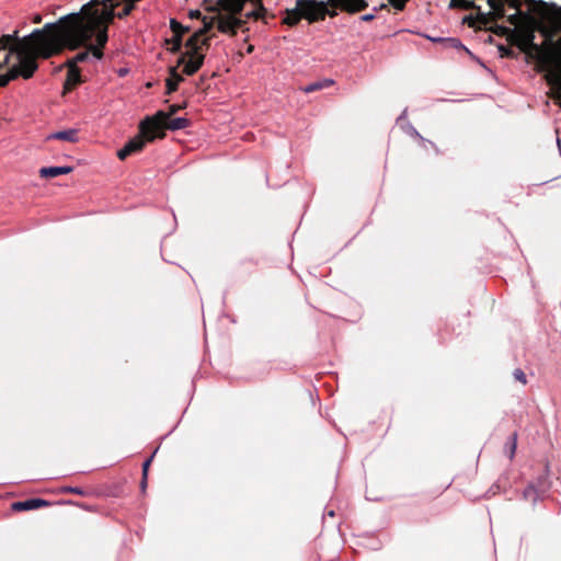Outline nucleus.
Here are the masks:
<instances>
[{
    "mask_svg": "<svg viewBox=\"0 0 561 561\" xmlns=\"http://www.w3.org/2000/svg\"><path fill=\"white\" fill-rule=\"evenodd\" d=\"M59 19L42 28L20 37L19 31L0 36V88L19 78L28 80L38 70L39 59H49L69 49L62 24Z\"/></svg>",
    "mask_w": 561,
    "mask_h": 561,
    "instance_id": "nucleus-1",
    "label": "nucleus"
},
{
    "mask_svg": "<svg viewBox=\"0 0 561 561\" xmlns=\"http://www.w3.org/2000/svg\"><path fill=\"white\" fill-rule=\"evenodd\" d=\"M48 139H57L68 142L78 141V131L76 129L60 130L48 136Z\"/></svg>",
    "mask_w": 561,
    "mask_h": 561,
    "instance_id": "nucleus-19",
    "label": "nucleus"
},
{
    "mask_svg": "<svg viewBox=\"0 0 561 561\" xmlns=\"http://www.w3.org/2000/svg\"><path fill=\"white\" fill-rule=\"evenodd\" d=\"M436 42H440L444 44L446 48H451L456 50H463L465 53L471 55L470 50L462 45V43L458 38L449 37V38H437Z\"/></svg>",
    "mask_w": 561,
    "mask_h": 561,
    "instance_id": "nucleus-22",
    "label": "nucleus"
},
{
    "mask_svg": "<svg viewBox=\"0 0 561 561\" xmlns=\"http://www.w3.org/2000/svg\"><path fill=\"white\" fill-rule=\"evenodd\" d=\"M376 18L375 13H367L360 16V20L364 22H370Z\"/></svg>",
    "mask_w": 561,
    "mask_h": 561,
    "instance_id": "nucleus-35",
    "label": "nucleus"
},
{
    "mask_svg": "<svg viewBox=\"0 0 561 561\" xmlns=\"http://www.w3.org/2000/svg\"><path fill=\"white\" fill-rule=\"evenodd\" d=\"M202 21H203L204 26L197 31V35H202L204 37L214 27V25L216 23V16H213V18L203 16Z\"/></svg>",
    "mask_w": 561,
    "mask_h": 561,
    "instance_id": "nucleus-26",
    "label": "nucleus"
},
{
    "mask_svg": "<svg viewBox=\"0 0 561 561\" xmlns=\"http://www.w3.org/2000/svg\"><path fill=\"white\" fill-rule=\"evenodd\" d=\"M524 497L526 500H533V501H536V497H537V491L536 489L533 486V485H529L525 491H524Z\"/></svg>",
    "mask_w": 561,
    "mask_h": 561,
    "instance_id": "nucleus-32",
    "label": "nucleus"
},
{
    "mask_svg": "<svg viewBox=\"0 0 561 561\" xmlns=\"http://www.w3.org/2000/svg\"><path fill=\"white\" fill-rule=\"evenodd\" d=\"M41 21H42L41 15H36V16L34 18V23H41Z\"/></svg>",
    "mask_w": 561,
    "mask_h": 561,
    "instance_id": "nucleus-40",
    "label": "nucleus"
},
{
    "mask_svg": "<svg viewBox=\"0 0 561 561\" xmlns=\"http://www.w3.org/2000/svg\"><path fill=\"white\" fill-rule=\"evenodd\" d=\"M170 42L172 43L171 51L172 53L180 51V49L182 47V37L181 36H173Z\"/></svg>",
    "mask_w": 561,
    "mask_h": 561,
    "instance_id": "nucleus-30",
    "label": "nucleus"
},
{
    "mask_svg": "<svg viewBox=\"0 0 561 561\" xmlns=\"http://www.w3.org/2000/svg\"><path fill=\"white\" fill-rule=\"evenodd\" d=\"M513 376H514L515 380L522 382L523 385L527 383L526 374L520 368L515 369L513 373Z\"/></svg>",
    "mask_w": 561,
    "mask_h": 561,
    "instance_id": "nucleus-31",
    "label": "nucleus"
},
{
    "mask_svg": "<svg viewBox=\"0 0 561 561\" xmlns=\"http://www.w3.org/2000/svg\"><path fill=\"white\" fill-rule=\"evenodd\" d=\"M190 18L192 19H202V13L198 10H193L190 12Z\"/></svg>",
    "mask_w": 561,
    "mask_h": 561,
    "instance_id": "nucleus-36",
    "label": "nucleus"
},
{
    "mask_svg": "<svg viewBox=\"0 0 561 561\" xmlns=\"http://www.w3.org/2000/svg\"><path fill=\"white\" fill-rule=\"evenodd\" d=\"M373 10H374V12H377L378 10H388V4L382 3L378 8L375 7Z\"/></svg>",
    "mask_w": 561,
    "mask_h": 561,
    "instance_id": "nucleus-38",
    "label": "nucleus"
},
{
    "mask_svg": "<svg viewBox=\"0 0 561 561\" xmlns=\"http://www.w3.org/2000/svg\"><path fill=\"white\" fill-rule=\"evenodd\" d=\"M497 49H499L500 56L502 58H512V59L517 58V53H515L512 48H510L503 44L497 45Z\"/></svg>",
    "mask_w": 561,
    "mask_h": 561,
    "instance_id": "nucleus-28",
    "label": "nucleus"
},
{
    "mask_svg": "<svg viewBox=\"0 0 561 561\" xmlns=\"http://www.w3.org/2000/svg\"><path fill=\"white\" fill-rule=\"evenodd\" d=\"M493 25L488 24L485 27L482 26L480 30H486L497 36H504L507 43L512 46H516L522 53L525 54L526 61H535L536 70L538 72L552 71L549 64L545 61L543 54L540 53L539 46L535 43V35H531V28L524 27L522 30H513L511 27L499 25L492 22Z\"/></svg>",
    "mask_w": 561,
    "mask_h": 561,
    "instance_id": "nucleus-3",
    "label": "nucleus"
},
{
    "mask_svg": "<svg viewBox=\"0 0 561 561\" xmlns=\"http://www.w3.org/2000/svg\"><path fill=\"white\" fill-rule=\"evenodd\" d=\"M334 84V81L332 79H324L322 81L312 82L306 87L302 88V91L305 93H312L318 90H322L324 88H329Z\"/></svg>",
    "mask_w": 561,
    "mask_h": 561,
    "instance_id": "nucleus-23",
    "label": "nucleus"
},
{
    "mask_svg": "<svg viewBox=\"0 0 561 561\" xmlns=\"http://www.w3.org/2000/svg\"><path fill=\"white\" fill-rule=\"evenodd\" d=\"M60 493H75L82 496L88 495V492L84 491L83 489L73 486H62L60 488Z\"/></svg>",
    "mask_w": 561,
    "mask_h": 561,
    "instance_id": "nucleus-29",
    "label": "nucleus"
},
{
    "mask_svg": "<svg viewBox=\"0 0 561 561\" xmlns=\"http://www.w3.org/2000/svg\"><path fill=\"white\" fill-rule=\"evenodd\" d=\"M389 3L398 11H402L409 0H388Z\"/></svg>",
    "mask_w": 561,
    "mask_h": 561,
    "instance_id": "nucleus-33",
    "label": "nucleus"
},
{
    "mask_svg": "<svg viewBox=\"0 0 561 561\" xmlns=\"http://www.w3.org/2000/svg\"><path fill=\"white\" fill-rule=\"evenodd\" d=\"M68 68L67 78L64 83V92H69L82 82L79 67L66 65Z\"/></svg>",
    "mask_w": 561,
    "mask_h": 561,
    "instance_id": "nucleus-14",
    "label": "nucleus"
},
{
    "mask_svg": "<svg viewBox=\"0 0 561 561\" xmlns=\"http://www.w3.org/2000/svg\"><path fill=\"white\" fill-rule=\"evenodd\" d=\"M490 11L488 13L479 14L480 24L484 27L492 22H496L505 16V5L522 11V2L518 0H488Z\"/></svg>",
    "mask_w": 561,
    "mask_h": 561,
    "instance_id": "nucleus-5",
    "label": "nucleus"
},
{
    "mask_svg": "<svg viewBox=\"0 0 561 561\" xmlns=\"http://www.w3.org/2000/svg\"><path fill=\"white\" fill-rule=\"evenodd\" d=\"M156 453L157 450L142 463V476H145V479H148V470Z\"/></svg>",
    "mask_w": 561,
    "mask_h": 561,
    "instance_id": "nucleus-34",
    "label": "nucleus"
},
{
    "mask_svg": "<svg viewBox=\"0 0 561 561\" xmlns=\"http://www.w3.org/2000/svg\"><path fill=\"white\" fill-rule=\"evenodd\" d=\"M560 33H561V30H560Z\"/></svg>",
    "mask_w": 561,
    "mask_h": 561,
    "instance_id": "nucleus-42",
    "label": "nucleus"
},
{
    "mask_svg": "<svg viewBox=\"0 0 561 561\" xmlns=\"http://www.w3.org/2000/svg\"><path fill=\"white\" fill-rule=\"evenodd\" d=\"M519 2H526L528 4H530L531 9L536 7V3H538L539 1H535V0H518Z\"/></svg>",
    "mask_w": 561,
    "mask_h": 561,
    "instance_id": "nucleus-37",
    "label": "nucleus"
},
{
    "mask_svg": "<svg viewBox=\"0 0 561 561\" xmlns=\"http://www.w3.org/2000/svg\"><path fill=\"white\" fill-rule=\"evenodd\" d=\"M186 106V104H172L169 106V111H158L154 115L151 117H156L160 122L165 121L169 117H172L174 114H176L179 111L183 110Z\"/></svg>",
    "mask_w": 561,
    "mask_h": 561,
    "instance_id": "nucleus-21",
    "label": "nucleus"
},
{
    "mask_svg": "<svg viewBox=\"0 0 561 561\" xmlns=\"http://www.w3.org/2000/svg\"><path fill=\"white\" fill-rule=\"evenodd\" d=\"M147 142H150L139 130V135L130 139L126 145L117 151L119 160H125L127 157L144 150Z\"/></svg>",
    "mask_w": 561,
    "mask_h": 561,
    "instance_id": "nucleus-9",
    "label": "nucleus"
},
{
    "mask_svg": "<svg viewBox=\"0 0 561 561\" xmlns=\"http://www.w3.org/2000/svg\"><path fill=\"white\" fill-rule=\"evenodd\" d=\"M50 503L43 499H28L25 501L14 502L12 510L15 512L37 510L49 506Z\"/></svg>",
    "mask_w": 561,
    "mask_h": 561,
    "instance_id": "nucleus-13",
    "label": "nucleus"
},
{
    "mask_svg": "<svg viewBox=\"0 0 561 561\" xmlns=\"http://www.w3.org/2000/svg\"><path fill=\"white\" fill-rule=\"evenodd\" d=\"M255 9L247 14L248 19H254V20H263L265 19L267 14L266 8L263 5V3L254 4Z\"/></svg>",
    "mask_w": 561,
    "mask_h": 561,
    "instance_id": "nucleus-25",
    "label": "nucleus"
},
{
    "mask_svg": "<svg viewBox=\"0 0 561 561\" xmlns=\"http://www.w3.org/2000/svg\"><path fill=\"white\" fill-rule=\"evenodd\" d=\"M170 28L173 32V36H183L186 32H188V27L183 26L180 22L172 19L170 21Z\"/></svg>",
    "mask_w": 561,
    "mask_h": 561,
    "instance_id": "nucleus-27",
    "label": "nucleus"
},
{
    "mask_svg": "<svg viewBox=\"0 0 561 561\" xmlns=\"http://www.w3.org/2000/svg\"><path fill=\"white\" fill-rule=\"evenodd\" d=\"M327 14H329L330 16H332V18H333V16H335V15H336V12H335V11H331V12H330V11H328V13H327Z\"/></svg>",
    "mask_w": 561,
    "mask_h": 561,
    "instance_id": "nucleus-41",
    "label": "nucleus"
},
{
    "mask_svg": "<svg viewBox=\"0 0 561 561\" xmlns=\"http://www.w3.org/2000/svg\"><path fill=\"white\" fill-rule=\"evenodd\" d=\"M297 5L302 19L308 20L309 23L323 21L328 13L327 4L322 1L297 0Z\"/></svg>",
    "mask_w": 561,
    "mask_h": 561,
    "instance_id": "nucleus-6",
    "label": "nucleus"
},
{
    "mask_svg": "<svg viewBox=\"0 0 561 561\" xmlns=\"http://www.w3.org/2000/svg\"><path fill=\"white\" fill-rule=\"evenodd\" d=\"M190 121L184 117L172 118L169 117L163 122H160L156 117H146L140 124L139 129L141 134L149 140L153 141L159 138L165 137V129L180 130L185 129L190 126Z\"/></svg>",
    "mask_w": 561,
    "mask_h": 561,
    "instance_id": "nucleus-4",
    "label": "nucleus"
},
{
    "mask_svg": "<svg viewBox=\"0 0 561 561\" xmlns=\"http://www.w3.org/2000/svg\"><path fill=\"white\" fill-rule=\"evenodd\" d=\"M169 78L165 81L167 84V94H171L178 90L180 82L184 79L181 75L178 73L176 67H171L169 70Z\"/></svg>",
    "mask_w": 561,
    "mask_h": 561,
    "instance_id": "nucleus-17",
    "label": "nucleus"
},
{
    "mask_svg": "<svg viewBox=\"0 0 561 561\" xmlns=\"http://www.w3.org/2000/svg\"><path fill=\"white\" fill-rule=\"evenodd\" d=\"M449 8L461 9V10H476V15H467L462 22L468 24L470 27L481 28L483 25L480 24L479 14L484 13L480 5H477L473 0H450Z\"/></svg>",
    "mask_w": 561,
    "mask_h": 561,
    "instance_id": "nucleus-7",
    "label": "nucleus"
},
{
    "mask_svg": "<svg viewBox=\"0 0 561 561\" xmlns=\"http://www.w3.org/2000/svg\"><path fill=\"white\" fill-rule=\"evenodd\" d=\"M210 37L203 38L202 35H197L195 32L187 41L185 46L190 49L186 54L199 55L198 50L202 46L209 47Z\"/></svg>",
    "mask_w": 561,
    "mask_h": 561,
    "instance_id": "nucleus-15",
    "label": "nucleus"
},
{
    "mask_svg": "<svg viewBox=\"0 0 561 561\" xmlns=\"http://www.w3.org/2000/svg\"><path fill=\"white\" fill-rule=\"evenodd\" d=\"M531 11L538 18L528 12L516 11L506 20L514 26L513 30L529 27L533 30L531 35L538 32L543 37L542 43L537 46L552 70L545 73V79L556 98L561 99V37L557 38L561 30V7L540 0Z\"/></svg>",
    "mask_w": 561,
    "mask_h": 561,
    "instance_id": "nucleus-2",
    "label": "nucleus"
},
{
    "mask_svg": "<svg viewBox=\"0 0 561 561\" xmlns=\"http://www.w3.org/2000/svg\"><path fill=\"white\" fill-rule=\"evenodd\" d=\"M328 4L347 13H357L368 7L366 0H328Z\"/></svg>",
    "mask_w": 561,
    "mask_h": 561,
    "instance_id": "nucleus-11",
    "label": "nucleus"
},
{
    "mask_svg": "<svg viewBox=\"0 0 561 561\" xmlns=\"http://www.w3.org/2000/svg\"><path fill=\"white\" fill-rule=\"evenodd\" d=\"M73 171L72 167H44L39 170V176L44 179H51L64 174H69Z\"/></svg>",
    "mask_w": 561,
    "mask_h": 561,
    "instance_id": "nucleus-16",
    "label": "nucleus"
},
{
    "mask_svg": "<svg viewBox=\"0 0 561 561\" xmlns=\"http://www.w3.org/2000/svg\"><path fill=\"white\" fill-rule=\"evenodd\" d=\"M90 42H91V39L82 45V46H87V50L85 51H81V53L77 54L73 58L68 59L66 61V65H71L73 67H78V64L84 62L89 58L90 53L93 55L91 46L95 47L96 44L92 45Z\"/></svg>",
    "mask_w": 561,
    "mask_h": 561,
    "instance_id": "nucleus-18",
    "label": "nucleus"
},
{
    "mask_svg": "<svg viewBox=\"0 0 561 561\" xmlns=\"http://www.w3.org/2000/svg\"><path fill=\"white\" fill-rule=\"evenodd\" d=\"M517 433L514 432L507 439V442L504 445V453L508 456V458L512 460L515 456V451L517 448Z\"/></svg>",
    "mask_w": 561,
    "mask_h": 561,
    "instance_id": "nucleus-24",
    "label": "nucleus"
},
{
    "mask_svg": "<svg viewBox=\"0 0 561 561\" xmlns=\"http://www.w3.org/2000/svg\"><path fill=\"white\" fill-rule=\"evenodd\" d=\"M244 8L243 0H218L217 5L207 9L209 12H218L219 9L229 14L238 15Z\"/></svg>",
    "mask_w": 561,
    "mask_h": 561,
    "instance_id": "nucleus-12",
    "label": "nucleus"
},
{
    "mask_svg": "<svg viewBox=\"0 0 561 561\" xmlns=\"http://www.w3.org/2000/svg\"><path fill=\"white\" fill-rule=\"evenodd\" d=\"M204 58V55L185 54L180 57L178 65H184L183 72L186 76H193L203 66Z\"/></svg>",
    "mask_w": 561,
    "mask_h": 561,
    "instance_id": "nucleus-10",
    "label": "nucleus"
},
{
    "mask_svg": "<svg viewBox=\"0 0 561 561\" xmlns=\"http://www.w3.org/2000/svg\"><path fill=\"white\" fill-rule=\"evenodd\" d=\"M140 488L142 491L146 490L147 488V479H145V476H142V479H141V482H140Z\"/></svg>",
    "mask_w": 561,
    "mask_h": 561,
    "instance_id": "nucleus-39",
    "label": "nucleus"
},
{
    "mask_svg": "<svg viewBox=\"0 0 561 561\" xmlns=\"http://www.w3.org/2000/svg\"><path fill=\"white\" fill-rule=\"evenodd\" d=\"M302 16L300 10L296 4V8L294 9H286V16L283 19V24H286L288 26H295L300 22Z\"/></svg>",
    "mask_w": 561,
    "mask_h": 561,
    "instance_id": "nucleus-20",
    "label": "nucleus"
},
{
    "mask_svg": "<svg viewBox=\"0 0 561 561\" xmlns=\"http://www.w3.org/2000/svg\"><path fill=\"white\" fill-rule=\"evenodd\" d=\"M216 23L219 32L234 36L237 34V30L243 26L244 21L238 19L237 15L233 14H217Z\"/></svg>",
    "mask_w": 561,
    "mask_h": 561,
    "instance_id": "nucleus-8",
    "label": "nucleus"
}]
</instances>
